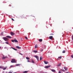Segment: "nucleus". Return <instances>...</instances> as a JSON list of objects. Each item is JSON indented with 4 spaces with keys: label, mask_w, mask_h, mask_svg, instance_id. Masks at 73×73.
Returning a JSON list of instances; mask_svg holds the SVG:
<instances>
[{
    "label": "nucleus",
    "mask_w": 73,
    "mask_h": 73,
    "mask_svg": "<svg viewBox=\"0 0 73 73\" xmlns=\"http://www.w3.org/2000/svg\"><path fill=\"white\" fill-rule=\"evenodd\" d=\"M39 41H40V42H42V39H39Z\"/></svg>",
    "instance_id": "obj_13"
},
{
    "label": "nucleus",
    "mask_w": 73,
    "mask_h": 73,
    "mask_svg": "<svg viewBox=\"0 0 73 73\" xmlns=\"http://www.w3.org/2000/svg\"><path fill=\"white\" fill-rule=\"evenodd\" d=\"M19 53V54H21V55L22 56H23V55L22 54H21L20 53Z\"/></svg>",
    "instance_id": "obj_33"
},
{
    "label": "nucleus",
    "mask_w": 73,
    "mask_h": 73,
    "mask_svg": "<svg viewBox=\"0 0 73 73\" xmlns=\"http://www.w3.org/2000/svg\"><path fill=\"white\" fill-rule=\"evenodd\" d=\"M41 52H42V51H43V49H41Z\"/></svg>",
    "instance_id": "obj_36"
},
{
    "label": "nucleus",
    "mask_w": 73,
    "mask_h": 73,
    "mask_svg": "<svg viewBox=\"0 0 73 73\" xmlns=\"http://www.w3.org/2000/svg\"><path fill=\"white\" fill-rule=\"evenodd\" d=\"M52 35H53V34H52Z\"/></svg>",
    "instance_id": "obj_43"
},
{
    "label": "nucleus",
    "mask_w": 73,
    "mask_h": 73,
    "mask_svg": "<svg viewBox=\"0 0 73 73\" xmlns=\"http://www.w3.org/2000/svg\"><path fill=\"white\" fill-rule=\"evenodd\" d=\"M26 58L27 60H29L30 59V58L28 57H26Z\"/></svg>",
    "instance_id": "obj_17"
},
{
    "label": "nucleus",
    "mask_w": 73,
    "mask_h": 73,
    "mask_svg": "<svg viewBox=\"0 0 73 73\" xmlns=\"http://www.w3.org/2000/svg\"><path fill=\"white\" fill-rule=\"evenodd\" d=\"M5 43L7 44H9V43L8 42H5Z\"/></svg>",
    "instance_id": "obj_29"
},
{
    "label": "nucleus",
    "mask_w": 73,
    "mask_h": 73,
    "mask_svg": "<svg viewBox=\"0 0 73 73\" xmlns=\"http://www.w3.org/2000/svg\"><path fill=\"white\" fill-rule=\"evenodd\" d=\"M50 66H45V68H50Z\"/></svg>",
    "instance_id": "obj_5"
},
{
    "label": "nucleus",
    "mask_w": 73,
    "mask_h": 73,
    "mask_svg": "<svg viewBox=\"0 0 73 73\" xmlns=\"http://www.w3.org/2000/svg\"><path fill=\"white\" fill-rule=\"evenodd\" d=\"M58 58H60V59H61L62 57L61 56H60V57H58Z\"/></svg>",
    "instance_id": "obj_30"
},
{
    "label": "nucleus",
    "mask_w": 73,
    "mask_h": 73,
    "mask_svg": "<svg viewBox=\"0 0 73 73\" xmlns=\"http://www.w3.org/2000/svg\"><path fill=\"white\" fill-rule=\"evenodd\" d=\"M37 48V45H36L35 46V49H36V48Z\"/></svg>",
    "instance_id": "obj_23"
},
{
    "label": "nucleus",
    "mask_w": 73,
    "mask_h": 73,
    "mask_svg": "<svg viewBox=\"0 0 73 73\" xmlns=\"http://www.w3.org/2000/svg\"><path fill=\"white\" fill-rule=\"evenodd\" d=\"M28 72V71H25L23 72V73H27Z\"/></svg>",
    "instance_id": "obj_14"
},
{
    "label": "nucleus",
    "mask_w": 73,
    "mask_h": 73,
    "mask_svg": "<svg viewBox=\"0 0 73 73\" xmlns=\"http://www.w3.org/2000/svg\"><path fill=\"white\" fill-rule=\"evenodd\" d=\"M8 57L7 56H4V55L3 56V57L2 58V59H3V60H4V59H5V58H7Z\"/></svg>",
    "instance_id": "obj_8"
},
{
    "label": "nucleus",
    "mask_w": 73,
    "mask_h": 73,
    "mask_svg": "<svg viewBox=\"0 0 73 73\" xmlns=\"http://www.w3.org/2000/svg\"><path fill=\"white\" fill-rule=\"evenodd\" d=\"M3 38L5 41H8V39L6 37H3Z\"/></svg>",
    "instance_id": "obj_2"
},
{
    "label": "nucleus",
    "mask_w": 73,
    "mask_h": 73,
    "mask_svg": "<svg viewBox=\"0 0 73 73\" xmlns=\"http://www.w3.org/2000/svg\"><path fill=\"white\" fill-rule=\"evenodd\" d=\"M35 57L36 58L38 61V60H39V58H38V56L36 55H35Z\"/></svg>",
    "instance_id": "obj_4"
},
{
    "label": "nucleus",
    "mask_w": 73,
    "mask_h": 73,
    "mask_svg": "<svg viewBox=\"0 0 73 73\" xmlns=\"http://www.w3.org/2000/svg\"><path fill=\"white\" fill-rule=\"evenodd\" d=\"M11 41L13 42H18V41H17L16 39L12 40Z\"/></svg>",
    "instance_id": "obj_1"
},
{
    "label": "nucleus",
    "mask_w": 73,
    "mask_h": 73,
    "mask_svg": "<svg viewBox=\"0 0 73 73\" xmlns=\"http://www.w3.org/2000/svg\"><path fill=\"white\" fill-rule=\"evenodd\" d=\"M51 71L53 72H56V70H51Z\"/></svg>",
    "instance_id": "obj_16"
},
{
    "label": "nucleus",
    "mask_w": 73,
    "mask_h": 73,
    "mask_svg": "<svg viewBox=\"0 0 73 73\" xmlns=\"http://www.w3.org/2000/svg\"><path fill=\"white\" fill-rule=\"evenodd\" d=\"M49 38L50 40H52L53 39V36H51L49 37Z\"/></svg>",
    "instance_id": "obj_7"
},
{
    "label": "nucleus",
    "mask_w": 73,
    "mask_h": 73,
    "mask_svg": "<svg viewBox=\"0 0 73 73\" xmlns=\"http://www.w3.org/2000/svg\"><path fill=\"white\" fill-rule=\"evenodd\" d=\"M1 48V46H0V48Z\"/></svg>",
    "instance_id": "obj_42"
},
{
    "label": "nucleus",
    "mask_w": 73,
    "mask_h": 73,
    "mask_svg": "<svg viewBox=\"0 0 73 73\" xmlns=\"http://www.w3.org/2000/svg\"><path fill=\"white\" fill-rule=\"evenodd\" d=\"M3 67L2 66H0V68L1 69H3Z\"/></svg>",
    "instance_id": "obj_26"
},
{
    "label": "nucleus",
    "mask_w": 73,
    "mask_h": 73,
    "mask_svg": "<svg viewBox=\"0 0 73 73\" xmlns=\"http://www.w3.org/2000/svg\"><path fill=\"white\" fill-rule=\"evenodd\" d=\"M27 62H29L30 61L29 60H27Z\"/></svg>",
    "instance_id": "obj_38"
},
{
    "label": "nucleus",
    "mask_w": 73,
    "mask_h": 73,
    "mask_svg": "<svg viewBox=\"0 0 73 73\" xmlns=\"http://www.w3.org/2000/svg\"><path fill=\"white\" fill-rule=\"evenodd\" d=\"M71 57L72 58H73V55H71Z\"/></svg>",
    "instance_id": "obj_34"
},
{
    "label": "nucleus",
    "mask_w": 73,
    "mask_h": 73,
    "mask_svg": "<svg viewBox=\"0 0 73 73\" xmlns=\"http://www.w3.org/2000/svg\"><path fill=\"white\" fill-rule=\"evenodd\" d=\"M33 52H34V53H37V50H33Z\"/></svg>",
    "instance_id": "obj_15"
},
{
    "label": "nucleus",
    "mask_w": 73,
    "mask_h": 73,
    "mask_svg": "<svg viewBox=\"0 0 73 73\" xmlns=\"http://www.w3.org/2000/svg\"><path fill=\"white\" fill-rule=\"evenodd\" d=\"M1 35H3V33H1Z\"/></svg>",
    "instance_id": "obj_40"
},
{
    "label": "nucleus",
    "mask_w": 73,
    "mask_h": 73,
    "mask_svg": "<svg viewBox=\"0 0 73 73\" xmlns=\"http://www.w3.org/2000/svg\"><path fill=\"white\" fill-rule=\"evenodd\" d=\"M62 53H65V50H64L63 51Z\"/></svg>",
    "instance_id": "obj_19"
},
{
    "label": "nucleus",
    "mask_w": 73,
    "mask_h": 73,
    "mask_svg": "<svg viewBox=\"0 0 73 73\" xmlns=\"http://www.w3.org/2000/svg\"><path fill=\"white\" fill-rule=\"evenodd\" d=\"M64 69L65 70L67 71L68 70V68H66V67H64Z\"/></svg>",
    "instance_id": "obj_11"
},
{
    "label": "nucleus",
    "mask_w": 73,
    "mask_h": 73,
    "mask_svg": "<svg viewBox=\"0 0 73 73\" xmlns=\"http://www.w3.org/2000/svg\"><path fill=\"white\" fill-rule=\"evenodd\" d=\"M10 34L11 36H13V35H15V33H13L12 32H11L10 33Z\"/></svg>",
    "instance_id": "obj_6"
},
{
    "label": "nucleus",
    "mask_w": 73,
    "mask_h": 73,
    "mask_svg": "<svg viewBox=\"0 0 73 73\" xmlns=\"http://www.w3.org/2000/svg\"><path fill=\"white\" fill-rule=\"evenodd\" d=\"M25 38L26 40H28V38H27V36H25Z\"/></svg>",
    "instance_id": "obj_28"
},
{
    "label": "nucleus",
    "mask_w": 73,
    "mask_h": 73,
    "mask_svg": "<svg viewBox=\"0 0 73 73\" xmlns=\"http://www.w3.org/2000/svg\"><path fill=\"white\" fill-rule=\"evenodd\" d=\"M61 70L62 71V72H65V70H64L61 69Z\"/></svg>",
    "instance_id": "obj_31"
},
{
    "label": "nucleus",
    "mask_w": 73,
    "mask_h": 73,
    "mask_svg": "<svg viewBox=\"0 0 73 73\" xmlns=\"http://www.w3.org/2000/svg\"><path fill=\"white\" fill-rule=\"evenodd\" d=\"M31 61H32V63H35V62L32 59L31 60Z\"/></svg>",
    "instance_id": "obj_20"
},
{
    "label": "nucleus",
    "mask_w": 73,
    "mask_h": 73,
    "mask_svg": "<svg viewBox=\"0 0 73 73\" xmlns=\"http://www.w3.org/2000/svg\"><path fill=\"white\" fill-rule=\"evenodd\" d=\"M61 65V63H59L58 65H57L58 66H59Z\"/></svg>",
    "instance_id": "obj_24"
},
{
    "label": "nucleus",
    "mask_w": 73,
    "mask_h": 73,
    "mask_svg": "<svg viewBox=\"0 0 73 73\" xmlns=\"http://www.w3.org/2000/svg\"><path fill=\"white\" fill-rule=\"evenodd\" d=\"M11 48H12V49H14V50H17V49H16L15 48H13V47H11Z\"/></svg>",
    "instance_id": "obj_18"
},
{
    "label": "nucleus",
    "mask_w": 73,
    "mask_h": 73,
    "mask_svg": "<svg viewBox=\"0 0 73 73\" xmlns=\"http://www.w3.org/2000/svg\"><path fill=\"white\" fill-rule=\"evenodd\" d=\"M16 48H17V49H21V48L19 46H17Z\"/></svg>",
    "instance_id": "obj_12"
},
{
    "label": "nucleus",
    "mask_w": 73,
    "mask_h": 73,
    "mask_svg": "<svg viewBox=\"0 0 73 73\" xmlns=\"http://www.w3.org/2000/svg\"><path fill=\"white\" fill-rule=\"evenodd\" d=\"M20 64H17V65H19Z\"/></svg>",
    "instance_id": "obj_39"
},
{
    "label": "nucleus",
    "mask_w": 73,
    "mask_h": 73,
    "mask_svg": "<svg viewBox=\"0 0 73 73\" xmlns=\"http://www.w3.org/2000/svg\"><path fill=\"white\" fill-rule=\"evenodd\" d=\"M12 73V72H9V73Z\"/></svg>",
    "instance_id": "obj_37"
},
{
    "label": "nucleus",
    "mask_w": 73,
    "mask_h": 73,
    "mask_svg": "<svg viewBox=\"0 0 73 73\" xmlns=\"http://www.w3.org/2000/svg\"><path fill=\"white\" fill-rule=\"evenodd\" d=\"M7 67H6L4 68L3 69V70H5V69H7Z\"/></svg>",
    "instance_id": "obj_25"
},
{
    "label": "nucleus",
    "mask_w": 73,
    "mask_h": 73,
    "mask_svg": "<svg viewBox=\"0 0 73 73\" xmlns=\"http://www.w3.org/2000/svg\"><path fill=\"white\" fill-rule=\"evenodd\" d=\"M66 73H68V72H67Z\"/></svg>",
    "instance_id": "obj_41"
},
{
    "label": "nucleus",
    "mask_w": 73,
    "mask_h": 73,
    "mask_svg": "<svg viewBox=\"0 0 73 73\" xmlns=\"http://www.w3.org/2000/svg\"><path fill=\"white\" fill-rule=\"evenodd\" d=\"M59 73H61V71L60 70L59 71Z\"/></svg>",
    "instance_id": "obj_32"
},
{
    "label": "nucleus",
    "mask_w": 73,
    "mask_h": 73,
    "mask_svg": "<svg viewBox=\"0 0 73 73\" xmlns=\"http://www.w3.org/2000/svg\"><path fill=\"white\" fill-rule=\"evenodd\" d=\"M11 62L12 63H14L16 62V60H15L14 59H12L11 61Z\"/></svg>",
    "instance_id": "obj_3"
},
{
    "label": "nucleus",
    "mask_w": 73,
    "mask_h": 73,
    "mask_svg": "<svg viewBox=\"0 0 73 73\" xmlns=\"http://www.w3.org/2000/svg\"><path fill=\"white\" fill-rule=\"evenodd\" d=\"M11 68H13V65L9 67V69H11Z\"/></svg>",
    "instance_id": "obj_21"
},
{
    "label": "nucleus",
    "mask_w": 73,
    "mask_h": 73,
    "mask_svg": "<svg viewBox=\"0 0 73 73\" xmlns=\"http://www.w3.org/2000/svg\"><path fill=\"white\" fill-rule=\"evenodd\" d=\"M42 57H40V60H42Z\"/></svg>",
    "instance_id": "obj_27"
},
{
    "label": "nucleus",
    "mask_w": 73,
    "mask_h": 73,
    "mask_svg": "<svg viewBox=\"0 0 73 73\" xmlns=\"http://www.w3.org/2000/svg\"><path fill=\"white\" fill-rule=\"evenodd\" d=\"M11 19H12V20H13V21H14V19H13V18H12Z\"/></svg>",
    "instance_id": "obj_35"
},
{
    "label": "nucleus",
    "mask_w": 73,
    "mask_h": 73,
    "mask_svg": "<svg viewBox=\"0 0 73 73\" xmlns=\"http://www.w3.org/2000/svg\"><path fill=\"white\" fill-rule=\"evenodd\" d=\"M7 37V38H12V37L11 36H6Z\"/></svg>",
    "instance_id": "obj_9"
},
{
    "label": "nucleus",
    "mask_w": 73,
    "mask_h": 73,
    "mask_svg": "<svg viewBox=\"0 0 73 73\" xmlns=\"http://www.w3.org/2000/svg\"><path fill=\"white\" fill-rule=\"evenodd\" d=\"M24 18V16L23 15H22L21 16V19H23V18Z\"/></svg>",
    "instance_id": "obj_22"
},
{
    "label": "nucleus",
    "mask_w": 73,
    "mask_h": 73,
    "mask_svg": "<svg viewBox=\"0 0 73 73\" xmlns=\"http://www.w3.org/2000/svg\"><path fill=\"white\" fill-rule=\"evenodd\" d=\"M44 64H48V62H47L46 61H44Z\"/></svg>",
    "instance_id": "obj_10"
}]
</instances>
